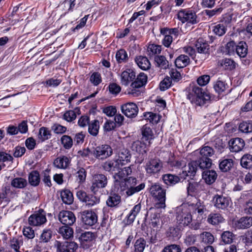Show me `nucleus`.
Returning a JSON list of instances; mask_svg holds the SVG:
<instances>
[{
  "label": "nucleus",
  "instance_id": "72a5a7b5",
  "mask_svg": "<svg viewBox=\"0 0 252 252\" xmlns=\"http://www.w3.org/2000/svg\"><path fill=\"white\" fill-rule=\"evenodd\" d=\"M89 133L94 136L97 135L99 129V123L97 120H94L90 122L88 125Z\"/></svg>",
  "mask_w": 252,
  "mask_h": 252
},
{
  "label": "nucleus",
  "instance_id": "7ed1b4c3",
  "mask_svg": "<svg viewBox=\"0 0 252 252\" xmlns=\"http://www.w3.org/2000/svg\"><path fill=\"white\" fill-rule=\"evenodd\" d=\"M187 208L183 206L178 208L176 212V220L179 229L189 226L192 221V212L189 211V206Z\"/></svg>",
  "mask_w": 252,
  "mask_h": 252
},
{
  "label": "nucleus",
  "instance_id": "de8ad7c7",
  "mask_svg": "<svg viewBox=\"0 0 252 252\" xmlns=\"http://www.w3.org/2000/svg\"><path fill=\"white\" fill-rule=\"evenodd\" d=\"M241 165L244 168H250L252 167V155H244L241 159Z\"/></svg>",
  "mask_w": 252,
  "mask_h": 252
},
{
  "label": "nucleus",
  "instance_id": "4d7b16f0",
  "mask_svg": "<svg viewBox=\"0 0 252 252\" xmlns=\"http://www.w3.org/2000/svg\"><path fill=\"white\" fill-rule=\"evenodd\" d=\"M144 117L146 120H149L152 124H157L159 120L158 116L152 112L146 113Z\"/></svg>",
  "mask_w": 252,
  "mask_h": 252
},
{
  "label": "nucleus",
  "instance_id": "9b49d317",
  "mask_svg": "<svg viewBox=\"0 0 252 252\" xmlns=\"http://www.w3.org/2000/svg\"><path fill=\"white\" fill-rule=\"evenodd\" d=\"M107 184V178L105 175L101 174H95L93 176L90 190L95 193L99 189L105 188Z\"/></svg>",
  "mask_w": 252,
  "mask_h": 252
},
{
  "label": "nucleus",
  "instance_id": "a18cd8bd",
  "mask_svg": "<svg viewBox=\"0 0 252 252\" xmlns=\"http://www.w3.org/2000/svg\"><path fill=\"white\" fill-rule=\"evenodd\" d=\"M116 59L118 63L126 62L128 59L126 52L124 49L118 50L116 54Z\"/></svg>",
  "mask_w": 252,
  "mask_h": 252
},
{
  "label": "nucleus",
  "instance_id": "6e6552de",
  "mask_svg": "<svg viewBox=\"0 0 252 252\" xmlns=\"http://www.w3.org/2000/svg\"><path fill=\"white\" fill-rule=\"evenodd\" d=\"M46 221V213L43 209H39L38 211L35 212L28 219L29 224L33 226H41Z\"/></svg>",
  "mask_w": 252,
  "mask_h": 252
},
{
  "label": "nucleus",
  "instance_id": "e433bc0d",
  "mask_svg": "<svg viewBox=\"0 0 252 252\" xmlns=\"http://www.w3.org/2000/svg\"><path fill=\"white\" fill-rule=\"evenodd\" d=\"M40 181L39 173L37 171L31 172L29 175V182L31 185L37 186Z\"/></svg>",
  "mask_w": 252,
  "mask_h": 252
},
{
  "label": "nucleus",
  "instance_id": "39448f33",
  "mask_svg": "<svg viewBox=\"0 0 252 252\" xmlns=\"http://www.w3.org/2000/svg\"><path fill=\"white\" fill-rule=\"evenodd\" d=\"M150 191L152 195L159 201L156 203V207L164 208L165 207V190L163 189L159 184H155L151 186Z\"/></svg>",
  "mask_w": 252,
  "mask_h": 252
},
{
  "label": "nucleus",
  "instance_id": "ea45409f",
  "mask_svg": "<svg viewBox=\"0 0 252 252\" xmlns=\"http://www.w3.org/2000/svg\"><path fill=\"white\" fill-rule=\"evenodd\" d=\"M156 65L161 69H166L169 65L168 62L163 56H157L155 58Z\"/></svg>",
  "mask_w": 252,
  "mask_h": 252
},
{
  "label": "nucleus",
  "instance_id": "6e6d98bb",
  "mask_svg": "<svg viewBox=\"0 0 252 252\" xmlns=\"http://www.w3.org/2000/svg\"><path fill=\"white\" fill-rule=\"evenodd\" d=\"M22 244V239L13 238L10 241V247L15 252H20L19 249Z\"/></svg>",
  "mask_w": 252,
  "mask_h": 252
},
{
  "label": "nucleus",
  "instance_id": "58836bf2",
  "mask_svg": "<svg viewBox=\"0 0 252 252\" xmlns=\"http://www.w3.org/2000/svg\"><path fill=\"white\" fill-rule=\"evenodd\" d=\"M168 31L167 29L165 28L160 30L161 34L164 35L162 43L166 47H169L173 41L172 36L167 33Z\"/></svg>",
  "mask_w": 252,
  "mask_h": 252
},
{
  "label": "nucleus",
  "instance_id": "79ce46f5",
  "mask_svg": "<svg viewBox=\"0 0 252 252\" xmlns=\"http://www.w3.org/2000/svg\"><path fill=\"white\" fill-rule=\"evenodd\" d=\"M120 202V196L116 194H113L108 197L106 201V203L109 207H113L118 205Z\"/></svg>",
  "mask_w": 252,
  "mask_h": 252
},
{
  "label": "nucleus",
  "instance_id": "4c0bfd02",
  "mask_svg": "<svg viewBox=\"0 0 252 252\" xmlns=\"http://www.w3.org/2000/svg\"><path fill=\"white\" fill-rule=\"evenodd\" d=\"M235 49L237 55L241 58L245 57L248 53L247 45L245 42H239Z\"/></svg>",
  "mask_w": 252,
  "mask_h": 252
},
{
  "label": "nucleus",
  "instance_id": "37998d69",
  "mask_svg": "<svg viewBox=\"0 0 252 252\" xmlns=\"http://www.w3.org/2000/svg\"><path fill=\"white\" fill-rule=\"evenodd\" d=\"M234 165L232 158H225L221 160V172H228L231 170Z\"/></svg>",
  "mask_w": 252,
  "mask_h": 252
},
{
  "label": "nucleus",
  "instance_id": "09e8293b",
  "mask_svg": "<svg viewBox=\"0 0 252 252\" xmlns=\"http://www.w3.org/2000/svg\"><path fill=\"white\" fill-rule=\"evenodd\" d=\"M51 137L50 131L45 127H42L39 129L38 138L41 141H44L49 139Z\"/></svg>",
  "mask_w": 252,
  "mask_h": 252
},
{
  "label": "nucleus",
  "instance_id": "f8f14e48",
  "mask_svg": "<svg viewBox=\"0 0 252 252\" xmlns=\"http://www.w3.org/2000/svg\"><path fill=\"white\" fill-rule=\"evenodd\" d=\"M122 112L127 117L135 118L138 114L139 109L137 105L132 102H129L121 106Z\"/></svg>",
  "mask_w": 252,
  "mask_h": 252
},
{
  "label": "nucleus",
  "instance_id": "c756f323",
  "mask_svg": "<svg viewBox=\"0 0 252 252\" xmlns=\"http://www.w3.org/2000/svg\"><path fill=\"white\" fill-rule=\"evenodd\" d=\"M217 178V174L214 170H205L202 173V178L207 184L214 183Z\"/></svg>",
  "mask_w": 252,
  "mask_h": 252
},
{
  "label": "nucleus",
  "instance_id": "a211bd4d",
  "mask_svg": "<svg viewBox=\"0 0 252 252\" xmlns=\"http://www.w3.org/2000/svg\"><path fill=\"white\" fill-rule=\"evenodd\" d=\"M245 145L244 140L238 137L232 138L228 142L229 149L231 152L238 153L241 151Z\"/></svg>",
  "mask_w": 252,
  "mask_h": 252
},
{
  "label": "nucleus",
  "instance_id": "864d4df0",
  "mask_svg": "<svg viewBox=\"0 0 252 252\" xmlns=\"http://www.w3.org/2000/svg\"><path fill=\"white\" fill-rule=\"evenodd\" d=\"M146 246V241L142 238L137 240L134 244L135 252H143Z\"/></svg>",
  "mask_w": 252,
  "mask_h": 252
},
{
  "label": "nucleus",
  "instance_id": "20e7f679",
  "mask_svg": "<svg viewBox=\"0 0 252 252\" xmlns=\"http://www.w3.org/2000/svg\"><path fill=\"white\" fill-rule=\"evenodd\" d=\"M189 211L192 212L193 215L197 214L196 220H193L192 223L189 224V228L193 230H197L200 227V221L204 218V213L206 211L205 206L200 201L195 204H191L189 206Z\"/></svg>",
  "mask_w": 252,
  "mask_h": 252
},
{
  "label": "nucleus",
  "instance_id": "ddd939ff",
  "mask_svg": "<svg viewBox=\"0 0 252 252\" xmlns=\"http://www.w3.org/2000/svg\"><path fill=\"white\" fill-rule=\"evenodd\" d=\"M162 168V163L158 159H151L145 165L147 174L150 175L158 173Z\"/></svg>",
  "mask_w": 252,
  "mask_h": 252
},
{
  "label": "nucleus",
  "instance_id": "0eeeda50",
  "mask_svg": "<svg viewBox=\"0 0 252 252\" xmlns=\"http://www.w3.org/2000/svg\"><path fill=\"white\" fill-rule=\"evenodd\" d=\"M91 153L96 158L104 160L112 155L113 149L110 146L104 144L96 147Z\"/></svg>",
  "mask_w": 252,
  "mask_h": 252
},
{
  "label": "nucleus",
  "instance_id": "a878e982",
  "mask_svg": "<svg viewBox=\"0 0 252 252\" xmlns=\"http://www.w3.org/2000/svg\"><path fill=\"white\" fill-rule=\"evenodd\" d=\"M145 141L142 140V141H137L134 142L132 147L133 150L141 154L146 153L147 151V147L150 145H149L147 141H146V142Z\"/></svg>",
  "mask_w": 252,
  "mask_h": 252
},
{
  "label": "nucleus",
  "instance_id": "f3484780",
  "mask_svg": "<svg viewBox=\"0 0 252 252\" xmlns=\"http://www.w3.org/2000/svg\"><path fill=\"white\" fill-rule=\"evenodd\" d=\"M232 226L235 229H244L252 226V217H243L239 220H233Z\"/></svg>",
  "mask_w": 252,
  "mask_h": 252
},
{
  "label": "nucleus",
  "instance_id": "774afa93",
  "mask_svg": "<svg viewBox=\"0 0 252 252\" xmlns=\"http://www.w3.org/2000/svg\"><path fill=\"white\" fill-rule=\"evenodd\" d=\"M76 118V115L73 110L67 111L63 115V119L68 122L73 121Z\"/></svg>",
  "mask_w": 252,
  "mask_h": 252
},
{
  "label": "nucleus",
  "instance_id": "8fccbe9b",
  "mask_svg": "<svg viewBox=\"0 0 252 252\" xmlns=\"http://www.w3.org/2000/svg\"><path fill=\"white\" fill-rule=\"evenodd\" d=\"M221 66H223L225 70H232L236 68V63L232 60L230 59H225L221 63Z\"/></svg>",
  "mask_w": 252,
  "mask_h": 252
},
{
  "label": "nucleus",
  "instance_id": "bf43d9fd",
  "mask_svg": "<svg viewBox=\"0 0 252 252\" xmlns=\"http://www.w3.org/2000/svg\"><path fill=\"white\" fill-rule=\"evenodd\" d=\"M233 235L230 231H225L221 234V240L225 244H229L232 242Z\"/></svg>",
  "mask_w": 252,
  "mask_h": 252
},
{
  "label": "nucleus",
  "instance_id": "603ef678",
  "mask_svg": "<svg viewBox=\"0 0 252 252\" xmlns=\"http://www.w3.org/2000/svg\"><path fill=\"white\" fill-rule=\"evenodd\" d=\"M99 202L100 198L99 197L93 195H89L85 203L87 206L91 207L99 204Z\"/></svg>",
  "mask_w": 252,
  "mask_h": 252
},
{
  "label": "nucleus",
  "instance_id": "0e129e2a",
  "mask_svg": "<svg viewBox=\"0 0 252 252\" xmlns=\"http://www.w3.org/2000/svg\"><path fill=\"white\" fill-rule=\"evenodd\" d=\"M210 80V77L208 75H203L199 76L197 79V83L200 86H205L207 85Z\"/></svg>",
  "mask_w": 252,
  "mask_h": 252
},
{
  "label": "nucleus",
  "instance_id": "5701e85b",
  "mask_svg": "<svg viewBox=\"0 0 252 252\" xmlns=\"http://www.w3.org/2000/svg\"><path fill=\"white\" fill-rule=\"evenodd\" d=\"M95 234L91 232L87 231L81 234L79 237L82 245L84 247L88 248L91 243L95 239Z\"/></svg>",
  "mask_w": 252,
  "mask_h": 252
},
{
  "label": "nucleus",
  "instance_id": "4468645a",
  "mask_svg": "<svg viewBox=\"0 0 252 252\" xmlns=\"http://www.w3.org/2000/svg\"><path fill=\"white\" fill-rule=\"evenodd\" d=\"M59 220L65 225H72L76 221L74 213L69 211H62L58 215Z\"/></svg>",
  "mask_w": 252,
  "mask_h": 252
},
{
  "label": "nucleus",
  "instance_id": "dca6fc26",
  "mask_svg": "<svg viewBox=\"0 0 252 252\" xmlns=\"http://www.w3.org/2000/svg\"><path fill=\"white\" fill-rule=\"evenodd\" d=\"M81 219L85 225L93 226L97 222V216L94 212L86 210L81 213Z\"/></svg>",
  "mask_w": 252,
  "mask_h": 252
},
{
  "label": "nucleus",
  "instance_id": "c9c22d12",
  "mask_svg": "<svg viewBox=\"0 0 252 252\" xmlns=\"http://www.w3.org/2000/svg\"><path fill=\"white\" fill-rule=\"evenodd\" d=\"M58 232L65 239H68L73 236V230L68 226L64 225L60 227Z\"/></svg>",
  "mask_w": 252,
  "mask_h": 252
},
{
  "label": "nucleus",
  "instance_id": "9d476101",
  "mask_svg": "<svg viewBox=\"0 0 252 252\" xmlns=\"http://www.w3.org/2000/svg\"><path fill=\"white\" fill-rule=\"evenodd\" d=\"M178 19L183 23L187 22L191 24L197 23L195 13L191 10L182 9L177 14Z\"/></svg>",
  "mask_w": 252,
  "mask_h": 252
},
{
  "label": "nucleus",
  "instance_id": "4be33fe9",
  "mask_svg": "<svg viewBox=\"0 0 252 252\" xmlns=\"http://www.w3.org/2000/svg\"><path fill=\"white\" fill-rule=\"evenodd\" d=\"M71 159L65 156H61L57 158L54 161V166L59 169H67L70 165Z\"/></svg>",
  "mask_w": 252,
  "mask_h": 252
},
{
  "label": "nucleus",
  "instance_id": "1a4fd4ad",
  "mask_svg": "<svg viewBox=\"0 0 252 252\" xmlns=\"http://www.w3.org/2000/svg\"><path fill=\"white\" fill-rule=\"evenodd\" d=\"M147 81V77L144 73H140L137 75L135 80L132 82L129 89L128 94L137 96L140 94L139 89L146 84Z\"/></svg>",
  "mask_w": 252,
  "mask_h": 252
},
{
  "label": "nucleus",
  "instance_id": "f03ea898",
  "mask_svg": "<svg viewBox=\"0 0 252 252\" xmlns=\"http://www.w3.org/2000/svg\"><path fill=\"white\" fill-rule=\"evenodd\" d=\"M187 98L191 103L202 106L209 101L211 97L209 94L206 93L200 87L193 86L187 94Z\"/></svg>",
  "mask_w": 252,
  "mask_h": 252
},
{
  "label": "nucleus",
  "instance_id": "3c124183",
  "mask_svg": "<svg viewBox=\"0 0 252 252\" xmlns=\"http://www.w3.org/2000/svg\"><path fill=\"white\" fill-rule=\"evenodd\" d=\"M87 173L86 170L83 168H80L75 173V177L77 181L81 184L86 180Z\"/></svg>",
  "mask_w": 252,
  "mask_h": 252
},
{
  "label": "nucleus",
  "instance_id": "5fc2aeb1",
  "mask_svg": "<svg viewBox=\"0 0 252 252\" xmlns=\"http://www.w3.org/2000/svg\"><path fill=\"white\" fill-rule=\"evenodd\" d=\"M52 237V232L49 229H44L40 235L39 240L43 243L48 242Z\"/></svg>",
  "mask_w": 252,
  "mask_h": 252
},
{
  "label": "nucleus",
  "instance_id": "c85d7f7f",
  "mask_svg": "<svg viewBox=\"0 0 252 252\" xmlns=\"http://www.w3.org/2000/svg\"><path fill=\"white\" fill-rule=\"evenodd\" d=\"M189 62L190 59L188 56L181 55L176 59L175 64L177 67L181 68L187 66Z\"/></svg>",
  "mask_w": 252,
  "mask_h": 252
},
{
  "label": "nucleus",
  "instance_id": "412c9836",
  "mask_svg": "<svg viewBox=\"0 0 252 252\" xmlns=\"http://www.w3.org/2000/svg\"><path fill=\"white\" fill-rule=\"evenodd\" d=\"M135 78V73L131 69L123 71L121 75V82L123 85L127 86Z\"/></svg>",
  "mask_w": 252,
  "mask_h": 252
},
{
  "label": "nucleus",
  "instance_id": "7c9ffc66",
  "mask_svg": "<svg viewBox=\"0 0 252 252\" xmlns=\"http://www.w3.org/2000/svg\"><path fill=\"white\" fill-rule=\"evenodd\" d=\"M120 165L119 161L116 159L108 160L104 163L103 168L106 171L112 172L118 170Z\"/></svg>",
  "mask_w": 252,
  "mask_h": 252
},
{
  "label": "nucleus",
  "instance_id": "680f3d73",
  "mask_svg": "<svg viewBox=\"0 0 252 252\" xmlns=\"http://www.w3.org/2000/svg\"><path fill=\"white\" fill-rule=\"evenodd\" d=\"M23 235L28 239H32L35 236L34 231L30 226H25L23 229Z\"/></svg>",
  "mask_w": 252,
  "mask_h": 252
},
{
  "label": "nucleus",
  "instance_id": "cd10ccee",
  "mask_svg": "<svg viewBox=\"0 0 252 252\" xmlns=\"http://www.w3.org/2000/svg\"><path fill=\"white\" fill-rule=\"evenodd\" d=\"M135 61L137 65L142 70H146L150 68V63L146 57L142 56L137 57Z\"/></svg>",
  "mask_w": 252,
  "mask_h": 252
},
{
  "label": "nucleus",
  "instance_id": "c03bdc74",
  "mask_svg": "<svg viewBox=\"0 0 252 252\" xmlns=\"http://www.w3.org/2000/svg\"><path fill=\"white\" fill-rule=\"evenodd\" d=\"M61 142L65 149H70L73 146V140L69 135H63L61 138Z\"/></svg>",
  "mask_w": 252,
  "mask_h": 252
},
{
  "label": "nucleus",
  "instance_id": "338daca9",
  "mask_svg": "<svg viewBox=\"0 0 252 252\" xmlns=\"http://www.w3.org/2000/svg\"><path fill=\"white\" fill-rule=\"evenodd\" d=\"M220 220V217L219 214H214L210 215L208 219V221L213 224H219Z\"/></svg>",
  "mask_w": 252,
  "mask_h": 252
},
{
  "label": "nucleus",
  "instance_id": "2eb2a0df",
  "mask_svg": "<svg viewBox=\"0 0 252 252\" xmlns=\"http://www.w3.org/2000/svg\"><path fill=\"white\" fill-rule=\"evenodd\" d=\"M199 166V162L193 161L189 163L187 166L184 167L182 173H180V178L185 179L187 176H194L196 173L197 167Z\"/></svg>",
  "mask_w": 252,
  "mask_h": 252
},
{
  "label": "nucleus",
  "instance_id": "b1692460",
  "mask_svg": "<svg viewBox=\"0 0 252 252\" xmlns=\"http://www.w3.org/2000/svg\"><path fill=\"white\" fill-rule=\"evenodd\" d=\"M204 189V185L201 182H192L189 183L187 187L188 194L194 195Z\"/></svg>",
  "mask_w": 252,
  "mask_h": 252
},
{
  "label": "nucleus",
  "instance_id": "49530a36",
  "mask_svg": "<svg viewBox=\"0 0 252 252\" xmlns=\"http://www.w3.org/2000/svg\"><path fill=\"white\" fill-rule=\"evenodd\" d=\"M11 185L14 188L22 189L26 186L27 182L23 178H16L11 181Z\"/></svg>",
  "mask_w": 252,
  "mask_h": 252
},
{
  "label": "nucleus",
  "instance_id": "423d86ee",
  "mask_svg": "<svg viewBox=\"0 0 252 252\" xmlns=\"http://www.w3.org/2000/svg\"><path fill=\"white\" fill-rule=\"evenodd\" d=\"M200 154L201 157L198 161L200 168L203 169L210 168L212 161L209 157L214 154L213 149L209 146H205L201 149Z\"/></svg>",
  "mask_w": 252,
  "mask_h": 252
},
{
  "label": "nucleus",
  "instance_id": "6ab92c4d",
  "mask_svg": "<svg viewBox=\"0 0 252 252\" xmlns=\"http://www.w3.org/2000/svg\"><path fill=\"white\" fill-rule=\"evenodd\" d=\"M131 158L130 151L126 149H122L117 154L115 158L121 165H124L130 161Z\"/></svg>",
  "mask_w": 252,
  "mask_h": 252
},
{
  "label": "nucleus",
  "instance_id": "393cba45",
  "mask_svg": "<svg viewBox=\"0 0 252 252\" xmlns=\"http://www.w3.org/2000/svg\"><path fill=\"white\" fill-rule=\"evenodd\" d=\"M78 248L74 242H64L58 246L60 252H74Z\"/></svg>",
  "mask_w": 252,
  "mask_h": 252
},
{
  "label": "nucleus",
  "instance_id": "e2e57ef3",
  "mask_svg": "<svg viewBox=\"0 0 252 252\" xmlns=\"http://www.w3.org/2000/svg\"><path fill=\"white\" fill-rule=\"evenodd\" d=\"M181 249L180 246L175 244H171L166 246L162 252H181Z\"/></svg>",
  "mask_w": 252,
  "mask_h": 252
},
{
  "label": "nucleus",
  "instance_id": "f704fd0d",
  "mask_svg": "<svg viewBox=\"0 0 252 252\" xmlns=\"http://www.w3.org/2000/svg\"><path fill=\"white\" fill-rule=\"evenodd\" d=\"M141 208V205L140 203L135 205L132 210L130 211V213L127 216V222L128 223H132L137 215L138 214V213L140 212Z\"/></svg>",
  "mask_w": 252,
  "mask_h": 252
},
{
  "label": "nucleus",
  "instance_id": "69168bd1",
  "mask_svg": "<svg viewBox=\"0 0 252 252\" xmlns=\"http://www.w3.org/2000/svg\"><path fill=\"white\" fill-rule=\"evenodd\" d=\"M90 81L94 86H97L101 82V77L98 72H94L90 77Z\"/></svg>",
  "mask_w": 252,
  "mask_h": 252
},
{
  "label": "nucleus",
  "instance_id": "13d9d810",
  "mask_svg": "<svg viewBox=\"0 0 252 252\" xmlns=\"http://www.w3.org/2000/svg\"><path fill=\"white\" fill-rule=\"evenodd\" d=\"M161 50V46L160 45L156 44H150L148 47V52L150 55H153L160 53Z\"/></svg>",
  "mask_w": 252,
  "mask_h": 252
},
{
  "label": "nucleus",
  "instance_id": "bb28decb",
  "mask_svg": "<svg viewBox=\"0 0 252 252\" xmlns=\"http://www.w3.org/2000/svg\"><path fill=\"white\" fill-rule=\"evenodd\" d=\"M141 131L142 140L147 141L149 145H150V141L154 138V134L152 129L147 125H145L142 127Z\"/></svg>",
  "mask_w": 252,
  "mask_h": 252
},
{
  "label": "nucleus",
  "instance_id": "052dcab7",
  "mask_svg": "<svg viewBox=\"0 0 252 252\" xmlns=\"http://www.w3.org/2000/svg\"><path fill=\"white\" fill-rule=\"evenodd\" d=\"M171 80L170 77H165L159 84V88L161 91H164L168 89L171 85Z\"/></svg>",
  "mask_w": 252,
  "mask_h": 252
},
{
  "label": "nucleus",
  "instance_id": "473e14b6",
  "mask_svg": "<svg viewBox=\"0 0 252 252\" xmlns=\"http://www.w3.org/2000/svg\"><path fill=\"white\" fill-rule=\"evenodd\" d=\"M162 179L167 185L172 186L178 183L181 178L180 177L168 174L163 175Z\"/></svg>",
  "mask_w": 252,
  "mask_h": 252
},
{
  "label": "nucleus",
  "instance_id": "f257e3e1",
  "mask_svg": "<svg viewBox=\"0 0 252 252\" xmlns=\"http://www.w3.org/2000/svg\"><path fill=\"white\" fill-rule=\"evenodd\" d=\"M114 179L116 190L120 193L126 190V193L127 196L139 192L144 189L145 186L144 183L137 185L136 179L132 177L127 178L115 174Z\"/></svg>",
  "mask_w": 252,
  "mask_h": 252
},
{
  "label": "nucleus",
  "instance_id": "2f4dec72",
  "mask_svg": "<svg viewBox=\"0 0 252 252\" xmlns=\"http://www.w3.org/2000/svg\"><path fill=\"white\" fill-rule=\"evenodd\" d=\"M61 197L63 202L66 204L70 205L73 202L74 198L73 194L68 189H65L61 191Z\"/></svg>",
  "mask_w": 252,
  "mask_h": 252
},
{
  "label": "nucleus",
  "instance_id": "aec40b11",
  "mask_svg": "<svg viewBox=\"0 0 252 252\" xmlns=\"http://www.w3.org/2000/svg\"><path fill=\"white\" fill-rule=\"evenodd\" d=\"M195 46L198 53L208 56L210 54V45L204 39L199 38L195 42Z\"/></svg>",
  "mask_w": 252,
  "mask_h": 252
},
{
  "label": "nucleus",
  "instance_id": "a19ab883",
  "mask_svg": "<svg viewBox=\"0 0 252 252\" xmlns=\"http://www.w3.org/2000/svg\"><path fill=\"white\" fill-rule=\"evenodd\" d=\"M239 130L244 133H250L252 132V121L248 120L243 121L239 124Z\"/></svg>",
  "mask_w": 252,
  "mask_h": 252
}]
</instances>
